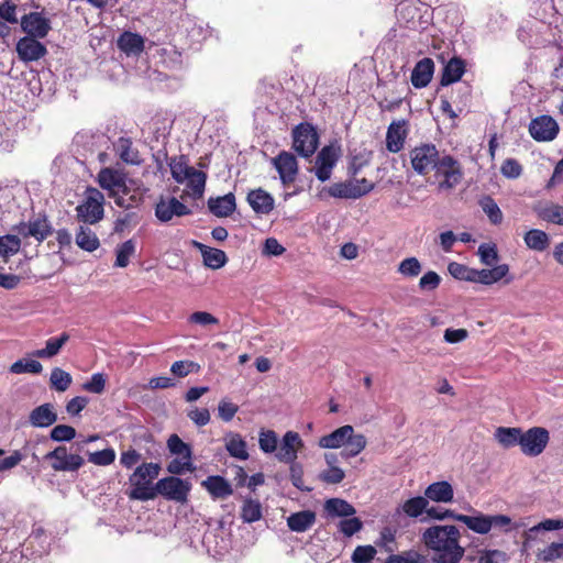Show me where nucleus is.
I'll use <instances>...</instances> for the list:
<instances>
[{
  "instance_id": "f257e3e1",
  "label": "nucleus",
  "mask_w": 563,
  "mask_h": 563,
  "mask_svg": "<svg viewBox=\"0 0 563 563\" xmlns=\"http://www.w3.org/2000/svg\"><path fill=\"white\" fill-rule=\"evenodd\" d=\"M460 538V530L453 525L432 526L421 536L423 544L434 553V563H457L465 553Z\"/></svg>"
},
{
  "instance_id": "f03ea898",
  "label": "nucleus",
  "mask_w": 563,
  "mask_h": 563,
  "mask_svg": "<svg viewBox=\"0 0 563 563\" xmlns=\"http://www.w3.org/2000/svg\"><path fill=\"white\" fill-rule=\"evenodd\" d=\"M448 271L455 279L477 283L485 286H490L499 282L508 285L514 280V276L510 275V267L505 263L493 268L475 269L464 264L452 262L449 264Z\"/></svg>"
},
{
  "instance_id": "7ed1b4c3",
  "label": "nucleus",
  "mask_w": 563,
  "mask_h": 563,
  "mask_svg": "<svg viewBox=\"0 0 563 563\" xmlns=\"http://www.w3.org/2000/svg\"><path fill=\"white\" fill-rule=\"evenodd\" d=\"M162 467L158 463H143L139 465L129 477V483L132 489L128 496L132 500H152L155 498L154 486L152 481L155 479L161 472Z\"/></svg>"
},
{
  "instance_id": "20e7f679",
  "label": "nucleus",
  "mask_w": 563,
  "mask_h": 563,
  "mask_svg": "<svg viewBox=\"0 0 563 563\" xmlns=\"http://www.w3.org/2000/svg\"><path fill=\"white\" fill-rule=\"evenodd\" d=\"M104 196L93 187H88L85 191V199L76 207L78 221L85 224H96L102 220L104 214Z\"/></svg>"
},
{
  "instance_id": "39448f33",
  "label": "nucleus",
  "mask_w": 563,
  "mask_h": 563,
  "mask_svg": "<svg viewBox=\"0 0 563 563\" xmlns=\"http://www.w3.org/2000/svg\"><path fill=\"white\" fill-rule=\"evenodd\" d=\"M98 184L102 189L109 191V196L114 199V202L122 208H130L132 205L126 202L125 198L120 194L126 195L128 187L125 177L122 173L112 168H102L97 177Z\"/></svg>"
},
{
  "instance_id": "423d86ee",
  "label": "nucleus",
  "mask_w": 563,
  "mask_h": 563,
  "mask_svg": "<svg viewBox=\"0 0 563 563\" xmlns=\"http://www.w3.org/2000/svg\"><path fill=\"white\" fill-rule=\"evenodd\" d=\"M442 155H440L437 146L430 143H423L415 146L409 152L410 163L413 170L418 175H427L438 165Z\"/></svg>"
},
{
  "instance_id": "0eeeda50",
  "label": "nucleus",
  "mask_w": 563,
  "mask_h": 563,
  "mask_svg": "<svg viewBox=\"0 0 563 563\" xmlns=\"http://www.w3.org/2000/svg\"><path fill=\"white\" fill-rule=\"evenodd\" d=\"M191 489V484L188 481L181 479L176 476H168L161 478L154 486L155 498L157 495L163 496L168 500H174L180 504L187 501L188 494Z\"/></svg>"
},
{
  "instance_id": "6e6552de",
  "label": "nucleus",
  "mask_w": 563,
  "mask_h": 563,
  "mask_svg": "<svg viewBox=\"0 0 563 563\" xmlns=\"http://www.w3.org/2000/svg\"><path fill=\"white\" fill-rule=\"evenodd\" d=\"M319 136L309 123H300L292 130V147L302 157H310L318 148Z\"/></svg>"
},
{
  "instance_id": "1a4fd4ad",
  "label": "nucleus",
  "mask_w": 563,
  "mask_h": 563,
  "mask_svg": "<svg viewBox=\"0 0 563 563\" xmlns=\"http://www.w3.org/2000/svg\"><path fill=\"white\" fill-rule=\"evenodd\" d=\"M435 175L443 177L440 181V189H452L457 186L463 178L461 164L451 155H442L434 168Z\"/></svg>"
},
{
  "instance_id": "9d476101",
  "label": "nucleus",
  "mask_w": 563,
  "mask_h": 563,
  "mask_svg": "<svg viewBox=\"0 0 563 563\" xmlns=\"http://www.w3.org/2000/svg\"><path fill=\"white\" fill-rule=\"evenodd\" d=\"M550 433L545 428L533 427L522 431L520 450L527 456H538L547 448Z\"/></svg>"
},
{
  "instance_id": "9b49d317",
  "label": "nucleus",
  "mask_w": 563,
  "mask_h": 563,
  "mask_svg": "<svg viewBox=\"0 0 563 563\" xmlns=\"http://www.w3.org/2000/svg\"><path fill=\"white\" fill-rule=\"evenodd\" d=\"M14 230L21 238H34L38 243H42L53 233L52 224L46 216H38L27 222H21Z\"/></svg>"
},
{
  "instance_id": "f8f14e48",
  "label": "nucleus",
  "mask_w": 563,
  "mask_h": 563,
  "mask_svg": "<svg viewBox=\"0 0 563 563\" xmlns=\"http://www.w3.org/2000/svg\"><path fill=\"white\" fill-rule=\"evenodd\" d=\"M45 459L51 461V466L56 472H75L85 463L79 454H69L66 446H57Z\"/></svg>"
},
{
  "instance_id": "ddd939ff",
  "label": "nucleus",
  "mask_w": 563,
  "mask_h": 563,
  "mask_svg": "<svg viewBox=\"0 0 563 563\" xmlns=\"http://www.w3.org/2000/svg\"><path fill=\"white\" fill-rule=\"evenodd\" d=\"M558 122L550 115H540L531 120L529 133L538 142L553 141L559 133Z\"/></svg>"
},
{
  "instance_id": "4468645a",
  "label": "nucleus",
  "mask_w": 563,
  "mask_h": 563,
  "mask_svg": "<svg viewBox=\"0 0 563 563\" xmlns=\"http://www.w3.org/2000/svg\"><path fill=\"white\" fill-rule=\"evenodd\" d=\"M21 29L27 37L44 38L51 31V22L41 12L24 14L20 21Z\"/></svg>"
},
{
  "instance_id": "2eb2a0df",
  "label": "nucleus",
  "mask_w": 563,
  "mask_h": 563,
  "mask_svg": "<svg viewBox=\"0 0 563 563\" xmlns=\"http://www.w3.org/2000/svg\"><path fill=\"white\" fill-rule=\"evenodd\" d=\"M302 446L303 442L299 433L287 431L282 439L279 449L276 451V459L282 463L292 464Z\"/></svg>"
},
{
  "instance_id": "dca6fc26",
  "label": "nucleus",
  "mask_w": 563,
  "mask_h": 563,
  "mask_svg": "<svg viewBox=\"0 0 563 563\" xmlns=\"http://www.w3.org/2000/svg\"><path fill=\"white\" fill-rule=\"evenodd\" d=\"M339 159V150L332 145L324 146L317 155L314 174L324 183L330 179L332 169Z\"/></svg>"
},
{
  "instance_id": "f3484780",
  "label": "nucleus",
  "mask_w": 563,
  "mask_h": 563,
  "mask_svg": "<svg viewBox=\"0 0 563 563\" xmlns=\"http://www.w3.org/2000/svg\"><path fill=\"white\" fill-rule=\"evenodd\" d=\"M272 163L277 169L279 178L284 185L295 181L298 174V164L294 154L283 151L272 159Z\"/></svg>"
},
{
  "instance_id": "a211bd4d",
  "label": "nucleus",
  "mask_w": 563,
  "mask_h": 563,
  "mask_svg": "<svg viewBox=\"0 0 563 563\" xmlns=\"http://www.w3.org/2000/svg\"><path fill=\"white\" fill-rule=\"evenodd\" d=\"M16 53L24 63L36 62L47 54V48L37 38L24 36L16 43Z\"/></svg>"
},
{
  "instance_id": "6ab92c4d",
  "label": "nucleus",
  "mask_w": 563,
  "mask_h": 563,
  "mask_svg": "<svg viewBox=\"0 0 563 563\" xmlns=\"http://www.w3.org/2000/svg\"><path fill=\"white\" fill-rule=\"evenodd\" d=\"M189 213L190 209L175 197L161 199L155 208V216L161 222H168L174 216L183 217Z\"/></svg>"
},
{
  "instance_id": "aec40b11",
  "label": "nucleus",
  "mask_w": 563,
  "mask_h": 563,
  "mask_svg": "<svg viewBox=\"0 0 563 563\" xmlns=\"http://www.w3.org/2000/svg\"><path fill=\"white\" fill-rule=\"evenodd\" d=\"M406 121H394L389 124L386 133V148L390 153H398L404 148L407 137Z\"/></svg>"
},
{
  "instance_id": "412c9836",
  "label": "nucleus",
  "mask_w": 563,
  "mask_h": 563,
  "mask_svg": "<svg viewBox=\"0 0 563 563\" xmlns=\"http://www.w3.org/2000/svg\"><path fill=\"white\" fill-rule=\"evenodd\" d=\"M54 405L46 402L35 407L29 415V422L34 428H47L57 421Z\"/></svg>"
},
{
  "instance_id": "4be33fe9",
  "label": "nucleus",
  "mask_w": 563,
  "mask_h": 563,
  "mask_svg": "<svg viewBox=\"0 0 563 563\" xmlns=\"http://www.w3.org/2000/svg\"><path fill=\"white\" fill-rule=\"evenodd\" d=\"M246 200L256 213L267 214L274 209L273 196L262 188L251 190Z\"/></svg>"
},
{
  "instance_id": "5701e85b",
  "label": "nucleus",
  "mask_w": 563,
  "mask_h": 563,
  "mask_svg": "<svg viewBox=\"0 0 563 563\" xmlns=\"http://www.w3.org/2000/svg\"><path fill=\"white\" fill-rule=\"evenodd\" d=\"M353 432V427L350 424L342 426L333 432L321 437L318 445L322 449H340L344 448L349 435Z\"/></svg>"
},
{
  "instance_id": "b1692460",
  "label": "nucleus",
  "mask_w": 563,
  "mask_h": 563,
  "mask_svg": "<svg viewBox=\"0 0 563 563\" xmlns=\"http://www.w3.org/2000/svg\"><path fill=\"white\" fill-rule=\"evenodd\" d=\"M223 441L230 456L240 461L249 459L247 444L240 433L230 431L225 433Z\"/></svg>"
},
{
  "instance_id": "393cba45",
  "label": "nucleus",
  "mask_w": 563,
  "mask_h": 563,
  "mask_svg": "<svg viewBox=\"0 0 563 563\" xmlns=\"http://www.w3.org/2000/svg\"><path fill=\"white\" fill-rule=\"evenodd\" d=\"M208 208L216 217H229L235 211V197L232 192H229L221 197H211L208 200Z\"/></svg>"
},
{
  "instance_id": "a878e982",
  "label": "nucleus",
  "mask_w": 563,
  "mask_h": 563,
  "mask_svg": "<svg viewBox=\"0 0 563 563\" xmlns=\"http://www.w3.org/2000/svg\"><path fill=\"white\" fill-rule=\"evenodd\" d=\"M433 71L434 64L431 58H423L419 60L411 73L412 86L416 88L426 87L431 81Z\"/></svg>"
},
{
  "instance_id": "bb28decb",
  "label": "nucleus",
  "mask_w": 563,
  "mask_h": 563,
  "mask_svg": "<svg viewBox=\"0 0 563 563\" xmlns=\"http://www.w3.org/2000/svg\"><path fill=\"white\" fill-rule=\"evenodd\" d=\"M426 498L435 503H450L453 500L454 490L446 481L430 484L424 490Z\"/></svg>"
},
{
  "instance_id": "cd10ccee",
  "label": "nucleus",
  "mask_w": 563,
  "mask_h": 563,
  "mask_svg": "<svg viewBox=\"0 0 563 563\" xmlns=\"http://www.w3.org/2000/svg\"><path fill=\"white\" fill-rule=\"evenodd\" d=\"M114 151L120 159L126 164L140 165L142 163L140 153L135 147H133V143L130 137H119L114 143Z\"/></svg>"
},
{
  "instance_id": "c85d7f7f",
  "label": "nucleus",
  "mask_w": 563,
  "mask_h": 563,
  "mask_svg": "<svg viewBox=\"0 0 563 563\" xmlns=\"http://www.w3.org/2000/svg\"><path fill=\"white\" fill-rule=\"evenodd\" d=\"M465 73V62L460 57H452L443 68L441 85L449 86L459 81Z\"/></svg>"
},
{
  "instance_id": "c756f323",
  "label": "nucleus",
  "mask_w": 563,
  "mask_h": 563,
  "mask_svg": "<svg viewBox=\"0 0 563 563\" xmlns=\"http://www.w3.org/2000/svg\"><path fill=\"white\" fill-rule=\"evenodd\" d=\"M118 47L126 55H140L144 51V38L140 34L124 32L118 38Z\"/></svg>"
},
{
  "instance_id": "7c9ffc66",
  "label": "nucleus",
  "mask_w": 563,
  "mask_h": 563,
  "mask_svg": "<svg viewBox=\"0 0 563 563\" xmlns=\"http://www.w3.org/2000/svg\"><path fill=\"white\" fill-rule=\"evenodd\" d=\"M195 245L200 250L203 264L207 267L211 269H219L228 262V257L223 251L206 246L199 242H195Z\"/></svg>"
},
{
  "instance_id": "2f4dec72",
  "label": "nucleus",
  "mask_w": 563,
  "mask_h": 563,
  "mask_svg": "<svg viewBox=\"0 0 563 563\" xmlns=\"http://www.w3.org/2000/svg\"><path fill=\"white\" fill-rule=\"evenodd\" d=\"M202 486L214 498H227L233 494L230 483L221 476H209L202 482Z\"/></svg>"
},
{
  "instance_id": "473e14b6",
  "label": "nucleus",
  "mask_w": 563,
  "mask_h": 563,
  "mask_svg": "<svg viewBox=\"0 0 563 563\" xmlns=\"http://www.w3.org/2000/svg\"><path fill=\"white\" fill-rule=\"evenodd\" d=\"M75 242L79 249L86 252H93L100 246L99 238L88 225H80L78 228Z\"/></svg>"
},
{
  "instance_id": "72a5a7b5",
  "label": "nucleus",
  "mask_w": 563,
  "mask_h": 563,
  "mask_svg": "<svg viewBox=\"0 0 563 563\" xmlns=\"http://www.w3.org/2000/svg\"><path fill=\"white\" fill-rule=\"evenodd\" d=\"M316 521V514L311 510H302L291 514L287 518V526L291 531L305 532L312 527Z\"/></svg>"
},
{
  "instance_id": "f704fd0d",
  "label": "nucleus",
  "mask_w": 563,
  "mask_h": 563,
  "mask_svg": "<svg viewBox=\"0 0 563 563\" xmlns=\"http://www.w3.org/2000/svg\"><path fill=\"white\" fill-rule=\"evenodd\" d=\"M168 165L173 178L178 184H184L190 173L195 170L194 167L189 166L188 158L184 155L172 157Z\"/></svg>"
},
{
  "instance_id": "c9c22d12",
  "label": "nucleus",
  "mask_w": 563,
  "mask_h": 563,
  "mask_svg": "<svg viewBox=\"0 0 563 563\" xmlns=\"http://www.w3.org/2000/svg\"><path fill=\"white\" fill-rule=\"evenodd\" d=\"M69 334L64 332L58 338H51L46 341L44 349L36 350L32 353L33 356L38 358H51L56 356L62 347L68 342Z\"/></svg>"
},
{
  "instance_id": "e433bc0d",
  "label": "nucleus",
  "mask_w": 563,
  "mask_h": 563,
  "mask_svg": "<svg viewBox=\"0 0 563 563\" xmlns=\"http://www.w3.org/2000/svg\"><path fill=\"white\" fill-rule=\"evenodd\" d=\"M522 430L520 428L499 427L495 431V439L500 445L508 449L521 444Z\"/></svg>"
},
{
  "instance_id": "4c0bfd02",
  "label": "nucleus",
  "mask_w": 563,
  "mask_h": 563,
  "mask_svg": "<svg viewBox=\"0 0 563 563\" xmlns=\"http://www.w3.org/2000/svg\"><path fill=\"white\" fill-rule=\"evenodd\" d=\"M536 212L543 221L563 225V206L561 205L548 202L536 208Z\"/></svg>"
},
{
  "instance_id": "58836bf2",
  "label": "nucleus",
  "mask_w": 563,
  "mask_h": 563,
  "mask_svg": "<svg viewBox=\"0 0 563 563\" xmlns=\"http://www.w3.org/2000/svg\"><path fill=\"white\" fill-rule=\"evenodd\" d=\"M324 510L331 517H351L355 514V508L340 498L328 499L324 504Z\"/></svg>"
},
{
  "instance_id": "ea45409f",
  "label": "nucleus",
  "mask_w": 563,
  "mask_h": 563,
  "mask_svg": "<svg viewBox=\"0 0 563 563\" xmlns=\"http://www.w3.org/2000/svg\"><path fill=\"white\" fill-rule=\"evenodd\" d=\"M367 445V440L364 434L352 432L341 452L343 459H351L358 455Z\"/></svg>"
},
{
  "instance_id": "a19ab883",
  "label": "nucleus",
  "mask_w": 563,
  "mask_h": 563,
  "mask_svg": "<svg viewBox=\"0 0 563 563\" xmlns=\"http://www.w3.org/2000/svg\"><path fill=\"white\" fill-rule=\"evenodd\" d=\"M456 521L463 522L467 526L468 529L473 530L476 533L486 534L490 531L488 516L478 515V516H466L461 515L455 517Z\"/></svg>"
},
{
  "instance_id": "79ce46f5",
  "label": "nucleus",
  "mask_w": 563,
  "mask_h": 563,
  "mask_svg": "<svg viewBox=\"0 0 563 563\" xmlns=\"http://www.w3.org/2000/svg\"><path fill=\"white\" fill-rule=\"evenodd\" d=\"M525 243L531 250L543 252L549 247L550 239L544 231L532 229L526 233Z\"/></svg>"
},
{
  "instance_id": "37998d69",
  "label": "nucleus",
  "mask_w": 563,
  "mask_h": 563,
  "mask_svg": "<svg viewBox=\"0 0 563 563\" xmlns=\"http://www.w3.org/2000/svg\"><path fill=\"white\" fill-rule=\"evenodd\" d=\"M330 196L334 198L343 199H357L358 191L354 187V179H350L342 183H334L328 188Z\"/></svg>"
},
{
  "instance_id": "c03bdc74",
  "label": "nucleus",
  "mask_w": 563,
  "mask_h": 563,
  "mask_svg": "<svg viewBox=\"0 0 563 563\" xmlns=\"http://www.w3.org/2000/svg\"><path fill=\"white\" fill-rule=\"evenodd\" d=\"M206 180L207 175L203 172L195 168V170L190 173V176L186 179L185 183L191 197H202L206 187Z\"/></svg>"
},
{
  "instance_id": "a18cd8bd",
  "label": "nucleus",
  "mask_w": 563,
  "mask_h": 563,
  "mask_svg": "<svg viewBox=\"0 0 563 563\" xmlns=\"http://www.w3.org/2000/svg\"><path fill=\"white\" fill-rule=\"evenodd\" d=\"M71 383H73V377L68 372H66L59 367H54L52 369L51 376H49V385H51L52 389L63 393V391H66L70 387Z\"/></svg>"
},
{
  "instance_id": "49530a36",
  "label": "nucleus",
  "mask_w": 563,
  "mask_h": 563,
  "mask_svg": "<svg viewBox=\"0 0 563 563\" xmlns=\"http://www.w3.org/2000/svg\"><path fill=\"white\" fill-rule=\"evenodd\" d=\"M241 518L244 522L252 523L262 518V505L258 500L246 498L241 508Z\"/></svg>"
},
{
  "instance_id": "de8ad7c7",
  "label": "nucleus",
  "mask_w": 563,
  "mask_h": 563,
  "mask_svg": "<svg viewBox=\"0 0 563 563\" xmlns=\"http://www.w3.org/2000/svg\"><path fill=\"white\" fill-rule=\"evenodd\" d=\"M20 249L21 240L19 234H7L0 236V257L7 261L10 256L16 254Z\"/></svg>"
},
{
  "instance_id": "09e8293b",
  "label": "nucleus",
  "mask_w": 563,
  "mask_h": 563,
  "mask_svg": "<svg viewBox=\"0 0 563 563\" xmlns=\"http://www.w3.org/2000/svg\"><path fill=\"white\" fill-rule=\"evenodd\" d=\"M479 206L484 213L488 217L489 221L493 224H500L503 222L504 216L498 207V205L495 202V200L490 196H484L479 200Z\"/></svg>"
},
{
  "instance_id": "8fccbe9b",
  "label": "nucleus",
  "mask_w": 563,
  "mask_h": 563,
  "mask_svg": "<svg viewBox=\"0 0 563 563\" xmlns=\"http://www.w3.org/2000/svg\"><path fill=\"white\" fill-rule=\"evenodd\" d=\"M428 505L429 501L426 498V496H417L406 500L402 505V510L407 516L411 518H417L423 511L427 512V510L429 509Z\"/></svg>"
},
{
  "instance_id": "3c124183",
  "label": "nucleus",
  "mask_w": 563,
  "mask_h": 563,
  "mask_svg": "<svg viewBox=\"0 0 563 563\" xmlns=\"http://www.w3.org/2000/svg\"><path fill=\"white\" fill-rule=\"evenodd\" d=\"M477 255L479 256L481 263L488 267H496V263L499 260L498 251L493 243H483L478 246Z\"/></svg>"
},
{
  "instance_id": "603ef678",
  "label": "nucleus",
  "mask_w": 563,
  "mask_h": 563,
  "mask_svg": "<svg viewBox=\"0 0 563 563\" xmlns=\"http://www.w3.org/2000/svg\"><path fill=\"white\" fill-rule=\"evenodd\" d=\"M135 253V243L133 240H128L120 244L115 250V263L114 265L118 267H126L130 262V257Z\"/></svg>"
},
{
  "instance_id": "864d4df0",
  "label": "nucleus",
  "mask_w": 563,
  "mask_h": 563,
  "mask_svg": "<svg viewBox=\"0 0 563 563\" xmlns=\"http://www.w3.org/2000/svg\"><path fill=\"white\" fill-rule=\"evenodd\" d=\"M42 371L43 366L38 361L27 358L18 360L10 366V372L13 374H40Z\"/></svg>"
},
{
  "instance_id": "5fc2aeb1",
  "label": "nucleus",
  "mask_w": 563,
  "mask_h": 563,
  "mask_svg": "<svg viewBox=\"0 0 563 563\" xmlns=\"http://www.w3.org/2000/svg\"><path fill=\"white\" fill-rule=\"evenodd\" d=\"M563 558V543L553 542L544 549L538 550L537 559L542 563L554 562Z\"/></svg>"
},
{
  "instance_id": "6e6d98bb",
  "label": "nucleus",
  "mask_w": 563,
  "mask_h": 563,
  "mask_svg": "<svg viewBox=\"0 0 563 563\" xmlns=\"http://www.w3.org/2000/svg\"><path fill=\"white\" fill-rule=\"evenodd\" d=\"M422 271V265L417 257H407L402 260L398 267L397 272L407 278L417 277Z\"/></svg>"
},
{
  "instance_id": "4d7b16f0",
  "label": "nucleus",
  "mask_w": 563,
  "mask_h": 563,
  "mask_svg": "<svg viewBox=\"0 0 563 563\" xmlns=\"http://www.w3.org/2000/svg\"><path fill=\"white\" fill-rule=\"evenodd\" d=\"M258 445L264 453H274L278 448V438L273 430H262L258 434Z\"/></svg>"
},
{
  "instance_id": "13d9d810",
  "label": "nucleus",
  "mask_w": 563,
  "mask_h": 563,
  "mask_svg": "<svg viewBox=\"0 0 563 563\" xmlns=\"http://www.w3.org/2000/svg\"><path fill=\"white\" fill-rule=\"evenodd\" d=\"M167 448L172 454L180 457H191V449L177 434H172L167 440Z\"/></svg>"
},
{
  "instance_id": "bf43d9fd",
  "label": "nucleus",
  "mask_w": 563,
  "mask_h": 563,
  "mask_svg": "<svg viewBox=\"0 0 563 563\" xmlns=\"http://www.w3.org/2000/svg\"><path fill=\"white\" fill-rule=\"evenodd\" d=\"M115 452L113 449H104L88 454V461L98 466H107L114 462Z\"/></svg>"
},
{
  "instance_id": "052dcab7",
  "label": "nucleus",
  "mask_w": 563,
  "mask_h": 563,
  "mask_svg": "<svg viewBox=\"0 0 563 563\" xmlns=\"http://www.w3.org/2000/svg\"><path fill=\"white\" fill-rule=\"evenodd\" d=\"M195 466L191 462V457H176L172 460L167 465V471L173 475H180L185 472H192Z\"/></svg>"
},
{
  "instance_id": "680f3d73",
  "label": "nucleus",
  "mask_w": 563,
  "mask_h": 563,
  "mask_svg": "<svg viewBox=\"0 0 563 563\" xmlns=\"http://www.w3.org/2000/svg\"><path fill=\"white\" fill-rule=\"evenodd\" d=\"M188 322L207 328L219 324V319L210 312L196 311L189 316Z\"/></svg>"
},
{
  "instance_id": "e2e57ef3",
  "label": "nucleus",
  "mask_w": 563,
  "mask_h": 563,
  "mask_svg": "<svg viewBox=\"0 0 563 563\" xmlns=\"http://www.w3.org/2000/svg\"><path fill=\"white\" fill-rule=\"evenodd\" d=\"M76 437L75 428L67 424H57L51 431V439L57 442L70 441Z\"/></svg>"
},
{
  "instance_id": "0e129e2a",
  "label": "nucleus",
  "mask_w": 563,
  "mask_h": 563,
  "mask_svg": "<svg viewBox=\"0 0 563 563\" xmlns=\"http://www.w3.org/2000/svg\"><path fill=\"white\" fill-rule=\"evenodd\" d=\"M200 366L192 361H177L173 363L170 372L177 377H185L191 372H198Z\"/></svg>"
},
{
  "instance_id": "69168bd1",
  "label": "nucleus",
  "mask_w": 563,
  "mask_h": 563,
  "mask_svg": "<svg viewBox=\"0 0 563 563\" xmlns=\"http://www.w3.org/2000/svg\"><path fill=\"white\" fill-rule=\"evenodd\" d=\"M386 563H426V559L416 551H408L390 555Z\"/></svg>"
},
{
  "instance_id": "338daca9",
  "label": "nucleus",
  "mask_w": 563,
  "mask_h": 563,
  "mask_svg": "<svg viewBox=\"0 0 563 563\" xmlns=\"http://www.w3.org/2000/svg\"><path fill=\"white\" fill-rule=\"evenodd\" d=\"M376 554V550L372 545H358L353 554H352V561L354 563H368L374 559Z\"/></svg>"
},
{
  "instance_id": "774afa93",
  "label": "nucleus",
  "mask_w": 563,
  "mask_h": 563,
  "mask_svg": "<svg viewBox=\"0 0 563 563\" xmlns=\"http://www.w3.org/2000/svg\"><path fill=\"white\" fill-rule=\"evenodd\" d=\"M238 411L239 406L228 399H221L218 405V415L224 422L231 421Z\"/></svg>"
}]
</instances>
